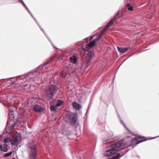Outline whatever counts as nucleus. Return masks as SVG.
Returning a JSON list of instances; mask_svg holds the SVG:
<instances>
[{
  "instance_id": "nucleus-1",
  "label": "nucleus",
  "mask_w": 159,
  "mask_h": 159,
  "mask_svg": "<svg viewBox=\"0 0 159 159\" xmlns=\"http://www.w3.org/2000/svg\"><path fill=\"white\" fill-rule=\"evenodd\" d=\"M125 144V142L123 139L111 145V149L105 152L104 156L106 157H109L114 155L118 150L119 148L123 146Z\"/></svg>"
},
{
  "instance_id": "nucleus-2",
  "label": "nucleus",
  "mask_w": 159,
  "mask_h": 159,
  "mask_svg": "<svg viewBox=\"0 0 159 159\" xmlns=\"http://www.w3.org/2000/svg\"><path fill=\"white\" fill-rule=\"evenodd\" d=\"M36 72L34 70L32 72H29L28 74L20 76L16 81L11 82V84L12 85L18 84L20 85V84L29 80L28 79H31L35 78L38 75Z\"/></svg>"
},
{
  "instance_id": "nucleus-3",
  "label": "nucleus",
  "mask_w": 159,
  "mask_h": 159,
  "mask_svg": "<svg viewBox=\"0 0 159 159\" xmlns=\"http://www.w3.org/2000/svg\"><path fill=\"white\" fill-rule=\"evenodd\" d=\"M58 89L57 85L54 84L46 86L45 92L46 96L49 101L53 99Z\"/></svg>"
},
{
  "instance_id": "nucleus-4",
  "label": "nucleus",
  "mask_w": 159,
  "mask_h": 159,
  "mask_svg": "<svg viewBox=\"0 0 159 159\" xmlns=\"http://www.w3.org/2000/svg\"><path fill=\"white\" fill-rule=\"evenodd\" d=\"M28 147L30 149L29 155L30 158L31 159H36L37 154L36 143L32 140L29 143Z\"/></svg>"
},
{
  "instance_id": "nucleus-5",
  "label": "nucleus",
  "mask_w": 159,
  "mask_h": 159,
  "mask_svg": "<svg viewBox=\"0 0 159 159\" xmlns=\"http://www.w3.org/2000/svg\"><path fill=\"white\" fill-rule=\"evenodd\" d=\"M113 24V21L112 20H111L108 24L106 25L105 28H104L102 32L99 34L98 37L96 38L95 39L93 40L92 41L89 43L88 44V45L89 47H91L94 46L95 43L98 41L102 36V34L104 33L107 30V29L110 27L111 25Z\"/></svg>"
},
{
  "instance_id": "nucleus-6",
  "label": "nucleus",
  "mask_w": 159,
  "mask_h": 159,
  "mask_svg": "<svg viewBox=\"0 0 159 159\" xmlns=\"http://www.w3.org/2000/svg\"><path fill=\"white\" fill-rule=\"evenodd\" d=\"M94 54L92 51L89 52L87 54L84 61L82 63V68L84 70L87 69L90 62L94 57Z\"/></svg>"
},
{
  "instance_id": "nucleus-7",
  "label": "nucleus",
  "mask_w": 159,
  "mask_h": 159,
  "mask_svg": "<svg viewBox=\"0 0 159 159\" xmlns=\"http://www.w3.org/2000/svg\"><path fill=\"white\" fill-rule=\"evenodd\" d=\"M66 117L68 119L72 126L76 124L77 120V115L74 113L68 111L66 114Z\"/></svg>"
},
{
  "instance_id": "nucleus-8",
  "label": "nucleus",
  "mask_w": 159,
  "mask_h": 159,
  "mask_svg": "<svg viewBox=\"0 0 159 159\" xmlns=\"http://www.w3.org/2000/svg\"><path fill=\"white\" fill-rule=\"evenodd\" d=\"M7 124L10 126H7L6 129L3 132V134L7 133L8 134L11 133L14 130V127L15 126V123L9 121V120L7 121Z\"/></svg>"
},
{
  "instance_id": "nucleus-9",
  "label": "nucleus",
  "mask_w": 159,
  "mask_h": 159,
  "mask_svg": "<svg viewBox=\"0 0 159 159\" xmlns=\"http://www.w3.org/2000/svg\"><path fill=\"white\" fill-rule=\"evenodd\" d=\"M53 58H50L49 60H48L46 61L44 63H43L41 66L39 67L36 70H34V71H36V73L38 75L39 73L41 71L43 68V67L48 64L50 62V61L52 60Z\"/></svg>"
},
{
  "instance_id": "nucleus-10",
  "label": "nucleus",
  "mask_w": 159,
  "mask_h": 159,
  "mask_svg": "<svg viewBox=\"0 0 159 159\" xmlns=\"http://www.w3.org/2000/svg\"><path fill=\"white\" fill-rule=\"evenodd\" d=\"M18 137L17 136H14L11 138V143L13 145L17 146L19 144L18 140Z\"/></svg>"
},
{
  "instance_id": "nucleus-11",
  "label": "nucleus",
  "mask_w": 159,
  "mask_h": 159,
  "mask_svg": "<svg viewBox=\"0 0 159 159\" xmlns=\"http://www.w3.org/2000/svg\"><path fill=\"white\" fill-rule=\"evenodd\" d=\"M30 85L29 84H23L20 85L18 86V89L20 91L27 90L30 88Z\"/></svg>"
},
{
  "instance_id": "nucleus-12",
  "label": "nucleus",
  "mask_w": 159,
  "mask_h": 159,
  "mask_svg": "<svg viewBox=\"0 0 159 159\" xmlns=\"http://www.w3.org/2000/svg\"><path fill=\"white\" fill-rule=\"evenodd\" d=\"M72 105L73 107L76 110H79L82 107L81 105L78 103L75 102H73L72 103Z\"/></svg>"
},
{
  "instance_id": "nucleus-13",
  "label": "nucleus",
  "mask_w": 159,
  "mask_h": 159,
  "mask_svg": "<svg viewBox=\"0 0 159 159\" xmlns=\"http://www.w3.org/2000/svg\"><path fill=\"white\" fill-rule=\"evenodd\" d=\"M33 110L36 112H41L43 111V109L40 106L38 105H36L34 106Z\"/></svg>"
},
{
  "instance_id": "nucleus-14",
  "label": "nucleus",
  "mask_w": 159,
  "mask_h": 159,
  "mask_svg": "<svg viewBox=\"0 0 159 159\" xmlns=\"http://www.w3.org/2000/svg\"><path fill=\"white\" fill-rule=\"evenodd\" d=\"M145 138L144 137H142L140 136H139L135 138L134 139V140L139 143L146 140L147 139H145Z\"/></svg>"
},
{
  "instance_id": "nucleus-15",
  "label": "nucleus",
  "mask_w": 159,
  "mask_h": 159,
  "mask_svg": "<svg viewBox=\"0 0 159 159\" xmlns=\"http://www.w3.org/2000/svg\"><path fill=\"white\" fill-rule=\"evenodd\" d=\"M8 146L7 144H4L3 145H2L0 143V150L2 152H7L8 150Z\"/></svg>"
},
{
  "instance_id": "nucleus-16",
  "label": "nucleus",
  "mask_w": 159,
  "mask_h": 159,
  "mask_svg": "<svg viewBox=\"0 0 159 159\" xmlns=\"http://www.w3.org/2000/svg\"><path fill=\"white\" fill-rule=\"evenodd\" d=\"M117 48L119 52L121 54L126 52L128 50V48H122L118 47Z\"/></svg>"
},
{
  "instance_id": "nucleus-17",
  "label": "nucleus",
  "mask_w": 159,
  "mask_h": 159,
  "mask_svg": "<svg viewBox=\"0 0 159 159\" xmlns=\"http://www.w3.org/2000/svg\"><path fill=\"white\" fill-rule=\"evenodd\" d=\"M35 22L38 25L39 27L40 28V30L43 32V33L47 37V38L48 39V40H49V41L50 42V43H51V40L47 36L46 34V33L44 31V30L41 27V25H39V22H38L36 19H35Z\"/></svg>"
},
{
  "instance_id": "nucleus-18",
  "label": "nucleus",
  "mask_w": 159,
  "mask_h": 159,
  "mask_svg": "<svg viewBox=\"0 0 159 159\" xmlns=\"http://www.w3.org/2000/svg\"><path fill=\"white\" fill-rule=\"evenodd\" d=\"M70 60L71 61H73V63H76L77 61V58L75 55H74L72 57H70Z\"/></svg>"
},
{
  "instance_id": "nucleus-19",
  "label": "nucleus",
  "mask_w": 159,
  "mask_h": 159,
  "mask_svg": "<svg viewBox=\"0 0 159 159\" xmlns=\"http://www.w3.org/2000/svg\"><path fill=\"white\" fill-rule=\"evenodd\" d=\"M122 156H120V154L117 153L115 156L112 157L111 158H108V159H119Z\"/></svg>"
},
{
  "instance_id": "nucleus-20",
  "label": "nucleus",
  "mask_w": 159,
  "mask_h": 159,
  "mask_svg": "<svg viewBox=\"0 0 159 159\" xmlns=\"http://www.w3.org/2000/svg\"><path fill=\"white\" fill-rule=\"evenodd\" d=\"M63 103V101L59 99L57 102L56 105L57 107L60 106Z\"/></svg>"
},
{
  "instance_id": "nucleus-21",
  "label": "nucleus",
  "mask_w": 159,
  "mask_h": 159,
  "mask_svg": "<svg viewBox=\"0 0 159 159\" xmlns=\"http://www.w3.org/2000/svg\"><path fill=\"white\" fill-rule=\"evenodd\" d=\"M57 107L56 106H54L53 105H52L50 107V109L52 111H57Z\"/></svg>"
},
{
  "instance_id": "nucleus-22",
  "label": "nucleus",
  "mask_w": 159,
  "mask_h": 159,
  "mask_svg": "<svg viewBox=\"0 0 159 159\" xmlns=\"http://www.w3.org/2000/svg\"><path fill=\"white\" fill-rule=\"evenodd\" d=\"M13 152L12 151H11L9 152H7V153H5L4 154V157H8L10 156L12 153Z\"/></svg>"
},
{
  "instance_id": "nucleus-23",
  "label": "nucleus",
  "mask_w": 159,
  "mask_h": 159,
  "mask_svg": "<svg viewBox=\"0 0 159 159\" xmlns=\"http://www.w3.org/2000/svg\"><path fill=\"white\" fill-rule=\"evenodd\" d=\"M11 138L10 137H7L4 139V142L5 143H8V142H11Z\"/></svg>"
},
{
  "instance_id": "nucleus-24",
  "label": "nucleus",
  "mask_w": 159,
  "mask_h": 159,
  "mask_svg": "<svg viewBox=\"0 0 159 159\" xmlns=\"http://www.w3.org/2000/svg\"><path fill=\"white\" fill-rule=\"evenodd\" d=\"M120 122L121 124H123V125H124V126L126 128V129L128 131H129V130L128 128L127 127V126H126L125 124L124 123V122H123V121L122 120H120Z\"/></svg>"
},
{
  "instance_id": "nucleus-25",
  "label": "nucleus",
  "mask_w": 159,
  "mask_h": 159,
  "mask_svg": "<svg viewBox=\"0 0 159 159\" xmlns=\"http://www.w3.org/2000/svg\"><path fill=\"white\" fill-rule=\"evenodd\" d=\"M9 116L12 118H14V112H12V111H11V112H9Z\"/></svg>"
},
{
  "instance_id": "nucleus-26",
  "label": "nucleus",
  "mask_w": 159,
  "mask_h": 159,
  "mask_svg": "<svg viewBox=\"0 0 159 159\" xmlns=\"http://www.w3.org/2000/svg\"><path fill=\"white\" fill-rule=\"evenodd\" d=\"M119 15V12H118L114 16V20H115L116 19H117L119 18V17H117V16H118V15Z\"/></svg>"
},
{
  "instance_id": "nucleus-27",
  "label": "nucleus",
  "mask_w": 159,
  "mask_h": 159,
  "mask_svg": "<svg viewBox=\"0 0 159 159\" xmlns=\"http://www.w3.org/2000/svg\"><path fill=\"white\" fill-rule=\"evenodd\" d=\"M10 109L9 110V112H11V111H12V112H14V111L15 110V108L14 107H10Z\"/></svg>"
},
{
  "instance_id": "nucleus-28",
  "label": "nucleus",
  "mask_w": 159,
  "mask_h": 159,
  "mask_svg": "<svg viewBox=\"0 0 159 159\" xmlns=\"http://www.w3.org/2000/svg\"><path fill=\"white\" fill-rule=\"evenodd\" d=\"M97 34H95V35H92V36H91L90 37V38L89 39V41H91L93 39V37H94V36H97Z\"/></svg>"
},
{
  "instance_id": "nucleus-29",
  "label": "nucleus",
  "mask_w": 159,
  "mask_h": 159,
  "mask_svg": "<svg viewBox=\"0 0 159 159\" xmlns=\"http://www.w3.org/2000/svg\"><path fill=\"white\" fill-rule=\"evenodd\" d=\"M128 9L130 11H132L133 10V7L130 6L128 8Z\"/></svg>"
},
{
  "instance_id": "nucleus-30",
  "label": "nucleus",
  "mask_w": 159,
  "mask_h": 159,
  "mask_svg": "<svg viewBox=\"0 0 159 159\" xmlns=\"http://www.w3.org/2000/svg\"><path fill=\"white\" fill-rule=\"evenodd\" d=\"M19 2L21 3L23 5H25V3L22 0H18Z\"/></svg>"
},
{
  "instance_id": "nucleus-31",
  "label": "nucleus",
  "mask_w": 159,
  "mask_h": 159,
  "mask_svg": "<svg viewBox=\"0 0 159 159\" xmlns=\"http://www.w3.org/2000/svg\"><path fill=\"white\" fill-rule=\"evenodd\" d=\"M25 7L26 8V9L29 12V13H30V11L29 9V8H28V7L26 6L25 4V5H24Z\"/></svg>"
},
{
  "instance_id": "nucleus-32",
  "label": "nucleus",
  "mask_w": 159,
  "mask_h": 159,
  "mask_svg": "<svg viewBox=\"0 0 159 159\" xmlns=\"http://www.w3.org/2000/svg\"><path fill=\"white\" fill-rule=\"evenodd\" d=\"M111 139H113V138H110L109 139H107V143L108 142H110V140H111Z\"/></svg>"
},
{
  "instance_id": "nucleus-33",
  "label": "nucleus",
  "mask_w": 159,
  "mask_h": 159,
  "mask_svg": "<svg viewBox=\"0 0 159 159\" xmlns=\"http://www.w3.org/2000/svg\"><path fill=\"white\" fill-rule=\"evenodd\" d=\"M129 7H130V4L129 3H128L126 4V7L128 8Z\"/></svg>"
},
{
  "instance_id": "nucleus-34",
  "label": "nucleus",
  "mask_w": 159,
  "mask_h": 159,
  "mask_svg": "<svg viewBox=\"0 0 159 159\" xmlns=\"http://www.w3.org/2000/svg\"><path fill=\"white\" fill-rule=\"evenodd\" d=\"M159 137V136H157V137H154V138H151L150 139H155V138H157V137Z\"/></svg>"
},
{
  "instance_id": "nucleus-35",
  "label": "nucleus",
  "mask_w": 159,
  "mask_h": 159,
  "mask_svg": "<svg viewBox=\"0 0 159 159\" xmlns=\"http://www.w3.org/2000/svg\"><path fill=\"white\" fill-rule=\"evenodd\" d=\"M30 15H31V16H32V17H33V14H32V13H31V12H30V13H29Z\"/></svg>"
},
{
  "instance_id": "nucleus-36",
  "label": "nucleus",
  "mask_w": 159,
  "mask_h": 159,
  "mask_svg": "<svg viewBox=\"0 0 159 159\" xmlns=\"http://www.w3.org/2000/svg\"><path fill=\"white\" fill-rule=\"evenodd\" d=\"M33 18L34 19V20H35V19H36L34 16H33Z\"/></svg>"
},
{
  "instance_id": "nucleus-37",
  "label": "nucleus",
  "mask_w": 159,
  "mask_h": 159,
  "mask_svg": "<svg viewBox=\"0 0 159 159\" xmlns=\"http://www.w3.org/2000/svg\"><path fill=\"white\" fill-rule=\"evenodd\" d=\"M33 18L34 19V20H35V19H36L34 16H33Z\"/></svg>"
},
{
  "instance_id": "nucleus-38",
  "label": "nucleus",
  "mask_w": 159,
  "mask_h": 159,
  "mask_svg": "<svg viewBox=\"0 0 159 159\" xmlns=\"http://www.w3.org/2000/svg\"><path fill=\"white\" fill-rule=\"evenodd\" d=\"M89 107L88 108V109H87V112L88 111V110H89V107Z\"/></svg>"
},
{
  "instance_id": "nucleus-39",
  "label": "nucleus",
  "mask_w": 159,
  "mask_h": 159,
  "mask_svg": "<svg viewBox=\"0 0 159 159\" xmlns=\"http://www.w3.org/2000/svg\"><path fill=\"white\" fill-rule=\"evenodd\" d=\"M111 136L112 137V135L113 134L112 133H111Z\"/></svg>"
},
{
  "instance_id": "nucleus-40",
  "label": "nucleus",
  "mask_w": 159,
  "mask_h": 159,
  "mask_svg": "<svg viewBox=\"0 0 159 159\" xmlns=\"http://www.w3.org/2000/svg\"><path fill=\"white\" fill-rule=\"evenodd\" d=\"M83 49L84 50H85V49H84V47H83Z\"/></svg>"
}]
</instances>
